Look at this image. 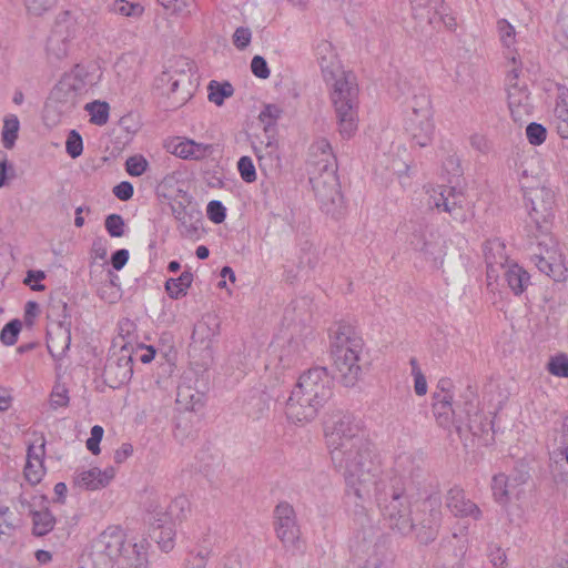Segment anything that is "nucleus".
I'll return each mask as SVG.
<instances>
[{
    "instance_id": "1",
    "label": "nucleus",
    "mask_w": 568,
    "mask_h": 568,
    "mask_svg": "<svg viewBox=\"0 0 568 568\" xmlns=\"http://www.w3.org/2000/svg\"><path fill=\"white\" fill-rule=\"evenodd\" d=\"M331 460L343 474L346 484V504L355 507L356 520L361 525L349 540V550L364 568H382L384 544L377 541V531L369 524L364 503L371 498L372 487L393 476L389 474L376 480L378 465L371 440L365 435L362 422L351 413L338 412L332 416V425L325 433Z\"/></svg>"
},
{
    "instance_id": "2",
    "label": "nucleus",
    "mask_w": 568,
    "mask_h": 568,
    "mask_svg": "<svg viewBox=\"0 0 568 568\" xmlns=\"http://www.w3.org/2000/svg\"><path fill=\"white\" fill-rule=\"evenodd\" d=\"M426 479L422 452L403 453L395 459L394 475L377 484L376 504L387 526L403 536L414 534L423 545L433 542L442 525L438 494L420 497Z\"/></svg>"
},
{
    "instance_id": "3",
    "label": "nucleus",
    "mask_w": 568,
    "mask_h": 568,
    "mask_svg": "<svg viewBox=\"0 0 568 568\" xmlns=\"http://www.w3.org/2000/svg\"><path fill=\"white\" fill-rule=\"evenodd\" d=\"M331 356L341 382L346 387L354 386L362 373L358 364L364 342L356 328L344 321L329 328Z\"/></svg>"
},
{
    "instance_id": "4",
    "label": "nucleus",
    "mask_w": 568,
    "mask_h": 568,
    "mask_svg": "<svg viewBox=\"0 0 568 568\" xmlns=\"http://www.w3.org/2000/svg\"><path fill=\"white\" fill-rule=\"evenodd\" d=\"M331 101L335 110L338 133L348 140L358 126V85L352 72L331 80Z\"/></svg>"
},
{
    "instance_id": "5",
    "label": "nucleus",
    "mask_w": 568,
    "mask_h": 568,
    "mask_svg": "<svg viewBox=\"0 0 568 568\" xmlns=\"http://www.w3.org/2000/svg\"><path fill=\"white\" fill-rule=\"evenodd\" d=\"M131 547L133 544H126L123 530L110 526L93 540L90 558L97 568H113L130 555Z\"/></svg>"
},
{
    "instance_id": "6",
    "label": "nucleus",
    "mask_w": 568,
    "mask_h": 568,
    "mask_svg": "<svg viewBox=\"0 0 568 568\" xmlns=\"http://www.w3.org/2000/svg\"><path fill=\"white\" fill-rule=\"evenodd\" d=\"M310 183L321 211L337 219L344 206L337 170L310 171Z\"/></svg>"
},
{
    "instance_id": "7",
    "label": "nucleus",
    "mask_w": 568,
    "mask_h": 568,
    "mask_svg": "<svg viewBox=\"0 0 568 568\" xmlns=\"http://www.w3.org/2000/svg\"><path fill=\"white\" fill-rule=\"evenodd\" d=\"M273 526L283 548L293 556L305 551L301 527L294 507L287 501L278 503L273 511Z\"/></svg>"
},
{
    "instance_id": "8",
    "label": "nucleus",
    "mask_w": 568,
    "mask_h": 568,
    "mask_svg": "<svg viewBox=\"0 0 568 568\" xmlns=\"http://www.w3.org/2000/svg\"><path fill=\"white\" fill-rule=\"evenodd\" d=\"M555 192L549 187H534L525 193V206L530 223L535 226V237L550 231L555 219Z\"/></svg>"
},
{
    "instance_id": "9",
    "label": "nucleus",
    "mask_w": 568,
    "mask_h": 568,
    "mask_svg": "<svg viewBox=\"0 0 568 568\" xmlns=\"http://www.w3.org/2000/svg\"><path fill=\"white\" fill-rule=\"evenodd\" d=\"M410 109L412 112L406 119L405 129L412 141L424 148L432 142L434 135L430 99L424 90L414 94Z\"/></svg>"
},
{
    "instance_id": "10",
    "label": "nucleus",
    "mask_w": 568,
    "mask_h": 568,
    "mask_svg": "<svg viewBox=\"0 0 568 568\" xmlns=\"http://www.w3.org/2000/svg\"><path fill=\"white\" fill-rule=\"evenodd\" d=\"M433 414L437 424L444 429L454 427L458 433L466 426L474 435H478L481 427L475 429L473 420L469 417V412L463 413L457 408L453 402V397H445V395H433Z\"/></svg>"
},
{
    "instance_id": "11",
    "label": "nucleus",
    "mask_w": 568,
    "mask_h": 568,
    "mask_svg": "<svg viewBox=\"0 0 568 568\" xmlns=\"http://www.w3.org/2000/svg\"><path fill=\"white\" fill-rule=\"evenodd\" d=\"M332 385L333 379L327 368L316 366L303 373L295 386L303 389L306 395H311L315 400L318 399L325 404L333 395Z\"/></svg>"
},
{
    "instance_id": "12",
    "label": "nucleus",
    "mask_w": 568,
    "mask_h": 568,
    "mask_svg": "<svg viewBox=\"0 0 568 568\" xmlns=\"http://www.w3.org/2000/svg\"><path fill=\"white\" fill-rule=\"evenodd\" d=\"M323 403L295 386L286 400L285 414L293 423H306L313 420Z\"/></svg>"
},
{
    "instance_id": "13",
    "label": "nucleus",
    "mask_w": 568,
    "mask_h": 568,
    "mask_svg": "<svg viewBox=\"0 0 568 568\" xmlns=\"http://www.w3.org/2000/svg\"><path fill=\"white\" fill-rule=\"evenodd\" d=\"M74 20L69 11L57 17L54 28L48 39V50L58 58L67 55V41L74 37Z\"/></svg>"
},
{
    "instance_id": "14",
    "label": "nucleus",
    "mask_w": 568,
    "mask_h": 568,
    "mask_svg": "<svg viewBox=\"0 0 568 568\" xmlns=\"http://www.w3.org/2000/svg\"><path fill=\"white\" fill-rule=\"evenodd\" d=\"M69 78H61L50 92L49 101L55 104L60 113L71 112L77 104L83 91L80 87L70 83Z\"/></svg>"
},
{
    "instance_id": "15",
    "label": "nucleus",
    "mask_w": 568,
    "mask_h": 568,
    "mask_svg": "<svg viewBox=\"0 0 568 568\" xmlns=\"http://www.w3.org/2000/svg\"><path fill=\"white\" fill-rule=\"evenodd\" d=\"M464 195L460 191L450 186H439V192L432 195L429 205L449 213L455 220H464Z\"/></svg>"
},
{
    "instance_id": "16",
    "label": "nucleus",
    "mask_w": 568,
    "mask_h": 568,
    "mask_svg": "<svg viewBox=\"0 0 568 568\" xmlns=\"http://www.w3.org/2000/svg\"><path fill=\"white\" fill-rule=\"evenodd\" d=\"M174 219L179 222V231L182 236H194L202 225V212L193 206H186L182 202L171 204Z\"/></svg>"
},
{
    "instance_id": "17",
    "label": "nucleus",
    "mask_w": 568,
    "mask_h": 568,
    "mask_svg": "<svg viewBox=\"0 0 568 568\" xmlns=\"http://www.w3.org/2000/svg\"><path fill=\"white\" fill-rule=\"evenodd\" d=\"M446 506L455 517H470L475 520L481 518L480 508L465 495L459 487H453L448 490Z\"/></svg>"
},
{
    "instance_id": "18",
    "label": "nucleus",
    "mask_w": 568,
    "mask_h": 568,
    "mask_svg": "<svg viewBox=\"0 0 568 568\" xmlns=\"http://www.w3.org/2000/svg\"><path fill=\"white\" fill-rule=\"evenodd\" d=\"M308 154L311 171L337 170L336 158L327 139L321 138L314 141L308 149Z\"/></svg>"
},
{
    "instance_id": "19",
    "label": "nucleus",
    "mask_w": 568,
    "mask_h": 568,
    "mask_svg": "<svg viewBox=\"0 0 568 568\" xmlns=\"http://www.w3.org/2000/svg\"><path fill=\"white\" fill-rule=\"evenodd\" d=\"M71 345V326L53 325L47 331V348L49 354L55 359L61 361Z\"/></svg>"
},
{
    "instance_id": "20",
    "label": "nucleus",
    "mask_w": 568,
    "mask_h": 568,
    "mask_svg": "<svg viewBox=\"0 0 568 568\" xmlns=\"http://www.w3.org/2000/svg\"><path fill=\"white\" fill-rule=\"evenodd\" d=\"M220 334V321L214 315H205L194 325L192 332V344L200 345L203 349L211 352L214 338Z\"/></svg>"
},
{
    "instance_id": "21",
    "label": "nucleus",
    "mask_w": 568,
    "mask_h": 568,
    "mask_svg": "<svg viewBox=\"0 0 568 568\" xmlns=\"http://www.w3.org/2000/svg\"><path fill=\"white\" fill-rule=\"evenodd\" d=\"M114 476L115 470L113 467H108L104 470L93 467L77 474L74 484L85 490H98L108 486Z\"/></svg>"
},
{
    "instance_id": "22",
    "label": "nucleus",
    "mask_w": 568,
    "mask_h": 568,
    "mask_svg": "<svg viewBox=\"0 0 568 568\" xmlns=\"http://www.w3.org/2000/svg\"><path fill=\"white\" fill-rule=\"evenodd\" d=\"M156 518L159 517L150 513V538L154 540L163 551L169 552L174 547V538L176 535L175 525L170 521H156Z\"/></svg>"
},
{
    "instance_id": "23",
    "label": "nucleus",
    "mask_w": 568,
    "mask_h": 568,
    "mask_svg": "<svg viewBox=\"0 0 568 568\" xmlns=\"http://www.w3.org/2000/svg\"><path fill=\"white\" fill-rule=\"evenodd\" d=\"M508 106L514 121H520L524 115L531 112L532 104L527 88L513 85L508 91Z\"/></svg>"
},
{
    "instance_id": "24",
    "label": "nucleus",
    "mask_w": 568,
    "mask_h": 568,
    "mask_svg": "<svg viewBox=\"0 0 568 568\" xmlns=\"http://www.w3.org/2000/svg\"><path fill=\"white\" fill-rule=\"evenodd\" d=\"M190 513V503L185 496L174 498L165 509H154L151 514L158 516L156 521L181 523Z\"/></svg>"
},
{
    "instance_id": "25",
    "label": "nucleus",
    "mask_w": 568,
    "mask_h": 568,
    "mask_svg": "<svg viewBox=\"0 0 568 568\" xmlns=\"http://www.w3.org/2000/svg\"><path fill=\"white\" fill-rule=\"evenodd\" d=\"M467 551L466 539L456 534L444 538L439 545V555L452 566L459 565Z\"/></svg>"
},
{
    "instance_id": "26",
    "label": "nucleus",
    "mask_w": 568,
    "mask_h": 568,
    "mask_svg": "<svg viewBox=\"0 0 568 568\" xmlns=\"http://www.w3.org/2000/svg\"><path fill=\"white\" fill-rule=\"evenodd\" d=\"M505 281L514 295H521L530 285L529 273L519 264L510 263L504 272Z\"/></svg>"
},
{
    "instance_id": "27",
    "label": "nucleus",
    "mask_w": 568,
    "mask_h": 568,
    "mask_svg": "<svg viewBox=\"0 0 568 568\" xmlns=\"http://www.w3.org/2000/svg\"><path fill=\"white\" fill-rule=\"evenodd\" d=\"M213 536L207 534L200 541L194 550L187 554L184 560L183 568H205L209 558L213 554Z\"/></svg>"
},
{
    "instance_id": "28",
    "label": "nucleus",
    "mask_w": 568,
    "mask_h": 568,
    "mask_svg": "<svg viewBox=\"0 0 568 568\" xmlns=\"http://www.w3.org/2000/svg\"><path fill=\"white\" fill-rule=\"evenodd\" d=\"M554 115L557 133L561 139H568V89L561 84H558Z\"/></svg>"
},
{
    "instance_id": "29",
    "label": "nucleus",
    "mask_w": 568,
    "mask_h": 568,
    "mask_svg": "<svg viewBox=\"0 0 568 568\" xmlns=\"http://www.w3.org/2000/svg\"><path fill=\"white\" fill-rule=\"evenodd\" d=\"M104 375L110 378L112 375L115 376L114 383L116 387L121 384L128 383L133 375L132 357L130 355H122L116 362L108 363L104 368Z\"/></svg>"
},
{
    "instance_id": "30",
    "label": "nucleus",
    "mask_w": 568,
    "mask_h": 568,
    "mask_svg": "<svg viewBox=\"0 0 568 568\" xmlns=\"http://www.w3.org/2000/svg\"><path fill=\"white\" fill-rule=\"evenodd\" d=\"M427 8L428 23L436 26L443 23L447 29L453 30L456 27L455 18L448 12V8L444 3V0H432L430 4L423 6Z\"/></svg>"
},
{
    "instance_id": "31",
    "label": "nucleus",
    "mask_w": 568,
    "mask_h": 568,
    "mask_svg": "<svg viewBox=\"0 0 568 568\" xmlns=\"http://www.w3.org/2000/svg\"><path fill=\"white\" fill-rule=\"evenodd\" d=\"M484 255L486 265H498L500 268H506L510 264L506 254V245L498 239L486 241Z\"/></svg>"
},
{
    "instance_id": "32",
    "label": "nucleus",
    "mask_w": 568,
    "mask_h": 568,
    "mask_svg": "<svg viewBox=\"0 0 568 568\" xmlns=\"http://www.w3.org/2000/svg\"><path fill=\"white\" fill-rule=\"evenodd\" d=\"M192 282L193 274L190 271H183L179 277L166 280L165 292L171 298L179 300L186 295Z\"/></svg>"
},
{
    "instance_id": "33",
    "label": "nucleus",
    "mask_w": 568,
    "mask_h": 568,
    "mask_svg": "<svg viewBox=\"0 0 568 568\" xmlns=\"http://www.w3.org/2000/svg\"><path fill=\"white\" fill-rule=\"evenodd\" d=\"M30 515L33 524L32 531L36 536H44L53 529L55 525V517L48 508L42 510H30Z\"/></svg>"
},
{
    "instance_id": "34",
    "label": "nucleus",
    "mask_w": 568,
    "mask_h": 568,
    "mask_svg": "<svg viewBox=\"0 0 568 568\" xmlns=\"http://www.w3.org/2000/svg\"><path fill=\"white\" fill-rule=\"evenodd\" d=\"M48 318L52 320L54 325L71 326V312L68 303L61 298L51 297L48 306Z\"/></svg>"
},
{
    "instance_id": "35",
    "label": "nucleus",
    "mask_w": 568,
    "mask_h": 568,
    "mask_svg": "<svg viewBox=\"0 0 568 568\" xmlns=\"http://www.w3.org/2000/svg\"><path fill=\"white\" fill-rule=\"evenodd\" d=\"M108 10L123 17L139 19L144 13V7L140 2H130L128 0H115L108 6Z\"/></svg>"
},
{
    "instance_id": "36",
    "label": "nucleus",
    "mask_w": 568,
    "mask_h": 568,
    "mask_svg": "<svg viewBox=\"0 0 568 568\" xmlns=\"http://www.w3.org/2000/svg\"><path fill=\"white\" fill-rule=\"evenodd\" d=\"M146 550L141 544H133L131 547L130 555H125V559H122L120 568H148Z\"/></svg>"
},
{
    "instance_id": "37",
    "label": "nucleus",
    "mask_w": 568,
    "mask_h": 568,
    "mask_svg": "<svg viewBox=\"0 0 568 568\" xmlns=\"http://www.w3.org/2000/svg\"><path fill=\"white\" fill-rule=\"evenodd\" d=\"M318 64L321 67L322 74L326 83H329L331 80H334L347 73L346 71L343 70V67L336 54L326 58L322 57V60L318 61Z\"/></svg>"
},
{
    "instance_id": "38",
    "label": "nucleus",
    "mask_w": 568,
    "mask_h": 568,
    "mask_svg": "<svg viewBox=\"0 0 568 568\" xmlns=\"http://www.w3.org/2000/svg\"><path fill=\"white\" fill-rule=\"evenodd\" d=\"M20 122L17 115L9 114L3 120L2 126V144L6 149L11 150L18 139Z\"/></svg>"
},
{
    "instance_id": "39",
    "label": "nucleus",
    "mask_w": 568,
    "mask_h": 568,
    "mask_svg": "<svg viewBox=\"0 0 568 568\" xmlns=\"http://www.w3.org/2000/svg\"><path fill=\"white\" fill-rule=\"evenodd\" d=\"M209 100L216 105H222L224 100L232 97L234 89L227 81L221 83L212 80L207 85Z\"/></svg>"
},
{
    "instance_id": "40",
    "label": "nucleus",
    "mask_w": 568,
    "mask_h": 568,
    "mask_svg": "<svg viewBox=\"0 0 568 568\" xmlns=\"http://www.w3.org/2000/svg\"><path fill=\"white\" fill-rule=\"evenodd\" d=\"M85 110L90 115V122L95 125H104L109 120L110 106L104 101H93L85 105Z\"/></svg>"
},
{
    "instance_id": "41",
    "label": "nucleus",
    "mask_w": 568,
    "mask_h": 568,
    "mask_svg": "<svg viewBox=\"0 0 568 568\" xmlns=\"http://www.w3.org/2000/svg\"><path fill=\"white\" fill-rule=\"evenodd\" d=\"M165 146L170 153L181 159L187 160L195 155L193 152V140L176 136L169 141Z\"/></svg>"
},
{
    "instance_id": "42",
    "label": "nucleus",
    "mask_w": 568,
    "mask_h": 568,
    "mask_svg": "<svg viewBox=\"0 0 568 568\" xmlns=\"http://www.w3.org/2000/svg\"><path fill=\"white\" fill-rule=\"evenodd\" d=\"M410 245L414 250L422 252L427 258H435L436 243L427 239L425 231H415L410 237Z\"/></svg>"
},
{
    "instance_id": "43",
    "label": "nucleus",
    "mask_w": 568,
    "mask_h": 568,
    "mask_svg": "<svg viewBox=\"0 0 568 568\" xmlns=\"http://www.w3.org/2000/svg\"><path fill=\"white\" fill-rule=\"evenodd\" d=\"M283 111L276 104H266L261 111L258 119L264 124L265 132L274 130L277 120L281 118Z\"/></svg>"
},
{
    "instance_id": "44",
    "label": "nucleus",
    "mask_w": 568,
    "mask_h": 568,
    "mask_svg": "<svg viewBox=\"0 0 568 568\" xmlns=\"http://www.w3.org/2000/svg\"><path fill=\"white\" fill-rule=\"evenodd\" d=\"M507 480L508 478L505 474H497L493 477L491 480L494 498L500 505H505L509 501Z\"/></svg>"
},
{
    "instance_id": "45",
    "label": "nucleus",
    "mask_w": 568,
    "mask_h": 568,
    "mask_svg": "<svg viewBox=\"0 0 568 568\" xmlns=\"http://www.w3.org/2000/svg\"><path fill=\"white\" fill-rule=\"evenodd\" d=\"M104 227L111 237H122L125 235V222L120 214H109L104 220Z\"/></svg>"
},
{
    "instance_id": "46",
    "label": "nucleus",
    "mask_w": 568,
    "mask_h": 568,
    "mask_svg": "<svg viewBox=\"0 0 568 568\" xmlns=\"http://www.w3.org/2000/svg\"><path fill=\"white\" fill-rule=\"evenodd\" d=\"M547 369L550 374L557 377H568V355L565 353L557 354L550 357Z\"/></svg>"
},
{
    "instance_id": "47",
    "label": "nucleus",
    "mask_w": 568,
    "mask_h": 568,
    "mask_svg": "<svg viewBox=\"0 0 568 568\" xmlns=\"http://www.w3.org/2000/svg\"><path fill=\"white\" fill-rule=\"evenodd\" d=\"M21 321L14 318L7 323L0 333V341L7 345L12 346L17 343L19 333L21 331Z\"/></svg>"
},
{
    "instance_id": "48",
    "label": "nucleus",
    "mask_w": 568,
    "mask_h": 568,
    "mask_svg": "<svg viewBox=\"0 0 568 568\" xmlns=\"http://www.w3.org/2000/svg\"><path fill=\"white\" fill-rule=\"evenodd\" d=\"M65 151L72 159L79 158L83 152V140L81 134L71 130L67 136Z\"/></svg>"
},
{
    "instance_id": "49",
    "label": "nucleus",
    "mask_w": 568,
    "mask_h": 568,
    "mask_svg": "<svg viewBox=\"0 0 568 568\" xmlns=\"http://www.w3.org/2000/svg\"><path fill=\"white\" fill-rule=\"evenodd\" d=\"M526 136L531 145H540L546 141L547 129L537 122H531L526 128Z\"/></svg>"
},
{
    "instance_id": "50",
    "label": "nucleus",
    "mask_w": 568,
    "mask_h": 568,
    "mask_svg": "<svg viewBox=\"0 0 568 568\" xmlns=\"http://www.w3.org/2000/svg\"><path fill=\"white\" fill-rule=\"evenodd\" d=\"M237 170L244 182L252 183L256 180V170L250 156L244 155L240 158Z\"/></svg>"
},
{
    "instance_id": "51",
    "label": "nucleus",
    "mask_w": 568,
    "mask_h": 568,
    "mask_svg": "<svg viewBox=\"0 0 568 568\" xmlns=\"http://www.w3.org/2000/svg\"><path fill=\"white\" fill-rule=\"evenodd\" d=\"M88 70L84 67L77 64L69 73H65L62 78H70V83L80 87V90L84 92L88 85Z\"/></svg>"
},
{
    "instance_id": "52",
    "label": "nucleus",
    "mask_w": 568,
    "mask_h": 568,
    "mask_svg": "<svg viewBox=\"0 0 568 568\" xmlns=\"http://www.w3.org/2000/svg\"><path fill=\"white\" fill-rule=\"evenodd\" d=\"M27 11L32 16H42L49 11L57 0H23Z\"/></svg>"
},
{
    "instance_id": "53",
    "label": "nucleus",
    "mask_w": 568,
    "mask_h": 568,
    "mask_svg": "<svg viewBox=\"0 0 568 568\" xmlns=\"http://www.w3.org/2000/svg\"><path fill=\"white\" fill-rule=\"evenodd\" d=\"M148 161L142 155L130 156L125 162V170L131 176H141L148 169Z\"/></svg>"
},
{
    "instance_id": "54",
    "label": "nucleus",
    "mask_w": 568,
    "mask_h": 568,
    "mask_svg": "<svg viewBox=\"0 0 568 568\" xmlns=\"http://www.w3.org/2000/svg\"><path fill=\"white\" fill-rule=\"evenodd\" d=\"M206 215L213 223L220 224L226 217V209L221 201L213 200L207 204Z\"/></svg>"
},
{
    "instance_id": "55",
    "label": "nucleus",
    "mask_w": 568,
    "mask_h": 568,
    "mask_svg": "<svg viewBox=\"0 0 568 568\" xmlns=\"http://www.w3.org/2000/svg\"><path fill=\"white\" fill-rule=\"evenodd\" d=\"M545 274L552 278L555 282H564L567 277V268L559 257L554 256Z\"/></svg>"
},
{
    "instance_id": "56",
    "label": "nucleus",
    "mask_w": 568,
    "mask_h": 568,
    "mask_svg": "<svg viewBox=\"0 0 568 568\" xmlns=\"http://www.w3.org/2000/svg\"><path fill=\"white\" fill-rule=\"evenodd\" d=\"M43 475V465L41 463H36L31 459H27V464L24 467V477L32 485L38 484Z\"/></svg>"
},
{
    "instance_id": "57",
    "label": "nucleus",
    "mask_w": 568,
    "mask_h": 568,
    "mask_svg": "<svg viewBox=\"0 0 568 568\" xmlns=\"http://www.w3.org/2000/svg\"><path fill=\"white\" fill-rule=\"evenodd\" d=\"M104 430L100 425H94L91 428L90 437L87 440V448L93 455H98L100 453V443L102 440Z\"/></svg>"
},
{
    "instance_id": "58",
    "label": "nucleus",
    "mask_w": 568,
    "mask_h": 568,
    "mask_svg": "<svg viewBox=\"0 0 568 568\" xmlns=\"http://www.w3.org/2000/svg\"><path fill=\"white\" fill-rule=\"evenodd\" d=\"M251 71L258 79H267L271 73L266 60L261 55L253 57Z\"/></svg>"
},
{
    "instance_id": "59",
    "label": "nucleus",
    "mask_w": 568,
    "mask_h": 568,
    "mask_svg": "<svg viewBox=\"0 0 568 568\" xmlns=\"http://www.w3.org/2000/svg\"><path fill=\"white\" fill-rule=\"evenodd\" d=\"M45 438L43 435L40 437V444L37 446L34 444L28 446L27 450V459H31L36 463H41L43 465V457L45 454Z\"/></svg>"
},
{
    "instance_id": "60",
    "label": "nucleus",
    "mask_w": 568,
    "mask_h": 568,
    "mask_svg": "<svg viewBox=\"0 0 568 568\" xmlns=\"http://www.w3.org/2000/svg\"><path fill=\"white\" fill-rule=\"evenodd\" d=\"M488 558L495 568H505L507 565L505 550L496 545L489 547Z\"/></svg>"
},
{
    "instance_id": "61",
    "label": "nucleus",
    "mask_w": 568,
    "mask_h": 568,
    "mask_svg": "<svg viewBox=\"0 0 568 568\" xmlns=\"http://www.w3.org/2000/svg\"><path fill=\"white\" fill-rule=\"evenodd\" d=\"M497 27L501 41L509 47L515 39V28L506 19H500Z\"/></svg>"
},
{
    "instance_id": "62",
    "label": "nucleus",
    "mask_w": 568,
    "mask_h": 568,
    "mask_svg": "<svg viewBox=\"0 0 568 568\" xmlns=\"http://www.w3.org/2000/svg\"><path fill=\"white\" fill-rule=\"evenodd\" d=\"M251 39V30L245 27H239L233 34V43L240 50L245 49L250 44Z\"/></svg>"
},
{
    "instance_id": "63",
    "label": "nucleus",
    "mask_w": 568,
    "mask_h": 568,
    "mask_svg": "<svg viewBox=\"0 0 568 568\" xmlns=\"http://www.w3.org/2000/svg\"><path fill=\"white\" fill-rule=\"evenodd\" d=\"M113 194L121 201H129L134 193L132 183L122 181L113 187Z\"/></svg>"
},
{
    "instance_id": "64",
    "label": "nucleus",
    "mask_w": 568,
    "mask_h": 568,
    "mask_svg": "<svg viewBox=\"0 0 568 568\" xmlns=\"http://www.w3.org/2000/svg\"><path fill=\"white\" fill-rule=\"evenodd\" d=\"M50 403L53 408L68 406V390L65 388L55 387L51 393Z\"/></svg>"
}]
</instances>
